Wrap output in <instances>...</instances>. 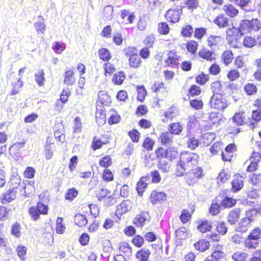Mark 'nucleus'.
<instances>
[{
  "label": "nucleus",
  "mask_w": 261,
  "mask_h": 261,
  "mask_svg": "<svg viewBox=\"0 0 261 261\" xmlns=\"http://www.w3.org/2000/svg\"><path fill=\"white\" fill-rule=\"evenodd\" d=\"M260 28L261 24L258 19H252L251 21L244 20L241 21L238 29L233 27L227 30L226 39L228 42L232 41L238 36L239 33L242 36L251 31H257Z\"/></svg>",
  "instance_id": "f257e3e1"
},
{
  "label": "nucleus",
  "mask_w": 261,
  "mask_h": 261,
  "mask_svg": "<svg viewBox=\"0 0 261 261\" xmlns=\"http://www.w3.org/2000/svg\"><path fill=\"white\" fill-rule=\"evenodd\" d=\"M198 162V155L196 154L190 152H181L176 165L177 176L182 175L186 170L193 168Z\"/></svg>",
  "instance_id": "f03ea898"
},
{
  "label": "nucleus",
  "mask_w": 261,
  "mask_h": 261,
  "mask_svg": "<svg viewBox=\"0 0 261 261\" xmlns=\"http://www.w3.org/2000/svg\"><path fill=\"white\" fill-rule=\"evenodd\" d=\"M210 105L212 108L222 111L228 105L226 99L221 94H214L210 100Z\"/></svg>",
  "instance_id": "7ed1b4c3"
},
{
  "label": "nucleus",
  "mask_w": 261,
  "mask_h": 261,
  "mask_svg": "<svg viewBox=\"0 0 261 261\" xmlns=\"http://www.w3.org/2000/svg\"><path fill=\"white\" fill-rule=\"evenodd\" d=\"M261 206L256 208H251L246 211V217L243 218L240 224L244 225L245 226L244 229H242L241 230L245 231L246 230L247 225L250 224L254 219V217L260 214V210Z\"/></svg>",
  "instance_id": "20e7f679"
},
{
  "label": "nucleus",
  "mask_w": 261,
  "mask_h": 261,
  "mask_svg": "<svg viewBox=\"0 0 261 261\" xmlns=\"http://www.w3.org/2000/svg\"><path fill=\"white\" fill-rule=\"evenodd\" d=\"M202 175V170L201 168L197 167L189 171L186 175V180L189 185H193L198 181Z\"/></svg>",
  "instance_id": "39448f33"
},
{
  "label": "nucleus",
  "mask_w": 261,
  "mask_h": 261,
  "mask_svg": "<svg viewBox=\"0 0 261 261\" xmlns=\"http://www.w3.org/2000/svg\"><path fill=\"white\" fill-rule=\"evenodd\" d=\"M259 160L258 152H253L249 160L247 161L245 163V164H247L249 162V164L247 167V171L253 172L256 170L258 168L257 163Z\"/></svg>",
  "instance_id": "423d86ee"
},
{
  "label": "nucleus",
  "mask_w": 261,
  "mask_h": 261,
  "mask_svg": "<svg viewBox=\"0 0 261 261\" xmlns=\"http://www.w3.org/2000/svg\"><path fill=\"white\" fill-rule=\"evenodd\" d=\"M181 13V9H170L166 14V18L169 21L175 23L179 20Z\"/></svg>",
  "instance_id": "0eeeda50"
},
{
  "label": "nucleus",
  "mask_w": 261,
  "mask_h": 261,
  "mask_svg": "<svg viewBox=\"0 0 261 261\" xmlns=\"http://www.w3.org/2000/svg\"><path fill=\"white\" fill-rule=\"evenodd\" d=\"M17 191L15 188L8 190L1 197L0 200L3 204H6L14 200L16 197Z\"/></svg>",
  "instance_id": "6e6552de"
},
{
  "label": "nucleus",
  "mask_w": 261,
  "mask_h": 261,
  "mask_svg": "<svg viewBox=\"0 0 261 261\" xmlns=\"http://www.w3.org/2000/svg\"><path fill=\"white\" fill-rule=\"evenodd\" d=\"M133 206V203L129 200H123L117 206L116 214L117 215L121 216L130 211Z\"/></svg>",
  "instance_id": "1a4fd4ad"
},
{
  "label": "nucleus",
  "mask_w": 261,
  "mask_h": 261,
  "mask_svg": "<svg viewBox=\"0 0 261 261\" xmlns=\"http://www.w3.org/2000/svg\"><path fill=\"white\" fill-rule=\"evenodd\" d=\"M259 121H261V110H254L252 111L251 118H249L246 124L251 129H253L257 126V123Z\"/></svg>",
  "instance_id": "9d476101"
},
{
  "label": "nucleus",
  "mask_w": 261,
  "mask_h": 261,
  "mask_svg": "<svg viewBox=\"0 0 261 261\" xmlns=\"http://www.w3.org/2000/svg\"><path fill=\"white\" fill-rule=\"evenodd\" d=\"M150 221V216L148 212H142L137 215L134 220V223L137 227H142L146 221Z\"/></svg>",
  "instance_id": "9b49d317"
},
{
  "label": "nucleus",
  "mask_w": 261,
  "mask_h": 261,
  "mask_svg": "<svg viewBox=\"0 0 261 261\" xmlns=\"http://www.w3.org/2000/svg\"><path fill=\"white\" fill-rule=\"evenodd\" d=\"M149 181V175H147L146 176H143L140 178L139 181L138 182L136 187V190L139 196H142L143 195V193L147 187Z\"/></svg>",
  "instance_id": "f8f14e48"
},
{
  "label": "nucleus",
  "mask_w": 261,
  "mask_h": 261,
  "mask_svg": "<svg viewBox=\"0 0 261 261\" xmlns=\"http://www.w3.org/2000/svg\"><path fill=\"white\" fill-rule=\"evenodd\" d=\"M173 140V135L168 132H165L161 133L159 137V141L165 145H171Z\"/></svg>",
  "instance_id": "ddd939ff"
},
{
  "label": "nucleus",
  "mask_w": 261,
  "mask_h": 261,
  "mask_svg": "<svg viewBox=\"0 0 261 261\" xmlns=\"http://www.w3.org/2000/svg\"><path fill=\"white\" fill-rule=\"evenodd\" d=\"M166 195L163 192H158L155 191H152L150 195L151 202L155 204L158 202L165 200Z\"/></svg>",
  "instance_id": "4468645a"
},
{
  "label": "nucleus",
  "mask_w": 261,
  "mask_h": 261,
  "mask_svg": "<svg viewBox=\"0 0 261 261\" xmlns=\"http://www.w3.org/2000/svg\"><path fill=\"white\" fill-rule=\"evenodd\" d=\"M231 184L234 192L240 190L244 186L242 177L240 175H236L231 182Z\"/></svg>",
  "instance_id": "2eb2a0df"
},
{
  "label": "nucleus",
  "mask_w": 261,
  "mask_h": 261,
  "mask_svg": "<svg viewBox=\"0 0 261 261\" xmlns=\"http://www.w3.org/2000/svg\"><path fill=\"white\" fill-rule=\"evenodd\" d=\"M141 62L140 57L137 54H133L129 58V64L132 68H138L140 66Z\"/></svg>",
  "instance_id": "dca6fc26"
},
{
  "label": "nucleus",
  "mask_w": 261,
  "mask_h": 261,
  "mask_svg": "<svg viewBox=\"0 0 261 261\" xmlns=\"http://www.w3.org/2000/svg\"><path fill=\"white\" fill-rule=\"evenodd\" d=\"M178 58L179 56L175 50H171L168 53V58L165 62L168 65H176L177 63Z\"/></svg>",
  "instance_id": "f3484780"
},
{
  "label": "nucleus",
  "mask_w": 261,
  "mask_h": 261,
  "mask_svg": "<svg viewBox=\"0 0 261 261\" xmlns=\"http://www.w3.org/2000/svg\"><path fill=\"white\" fill-rule=\"evenodd\" d=\"M75 82L74 76V72L71 70L65 71L64 73V83L67 85L71 86L74 84Z\"/></svg>",
  "instance_id": "a211bd4d"
},
{
  "label": "nucleus",
  "mask_w": 261,
  "mask_h": 261,
  "mask_svg": "<svg viewBox=\"0 0 261 261\" xmlns=\"http://www.w3.org/2000/svg\"><path fill=\"white\" fill-rule=\"evenodd\" d=\"M240 212L239 209L236 208L231 210L228 216V222L230 224L236 223L240 217Z\"/></svg>",
  "instance_id": "6ab92c4d"
},
{
  "label": "nucleus",
  "mask_w": 261,
  "mask_h": 261,
  "mask_svg": "<svg viewBox=\"0 0 261 261\" xmlns=\"http://www.w3.org/2000/svg\"><path fill=\"white\" fill-rule=\"evenodd\" d=\"M150 254V252L148 249H142L137 252L136 256L140 261H149L148 259Z\"/></svg>",
  "instance_id": "aec40b11"
},
{
  "label": "nucleus",
  "mask_w": 261,
  "mask_h": 261,
  "mask_svg": "<svg viewBox=\"0 0 261 261\" xmlns=\"http://www.w3.org/2000/svg\"><path fill=\"white\" fill-rule=\"evenodd\" d=\"M214 22L220 28L227 27L228 24V19L224 15L220 14L214 20Z\"/></svg>",
  "instance_id": "412c9836"
},
{
  "label": "nucleus",
  "mask_w": 261,
  "mask_h": 261,
  "mask_svg": "<svg viewBox=\"0 0 261 261\" xmlns=\"http://www.w3.org/2000/svg\"><path fill=\"white\" fill-rule=\"evenodd\" d=\"M221 37L219 36L211 35L207 38L208 45L212 48H215L221 42Z\"/></svg>",
  "instance_id": "4be33fe9"
},
{
  "label": "nucleus",
  "mask_w": 261,
  "mask_h": 261,
  "mask_svg": "<svg viewBox=\"0 0 261 261\" xmlns=\"http://www.w3.org/2000/svg\"><path fill=\"white\" fill-rule=\"evenodd\" d=\"M183 129L182 126L179 123H172L169 125L168 129L173 135H179Z\"/></svg>",
  "instance_id": "5701e85b"
},
{
  "label": "nucleus",
  "mask_w": 261,
  "mask_h": 261,
  "mask_svg": "<svg viewBox=\"0 0 261 261\" xmlns=\"http://www.w3.org/2000/svg\"><path fill=\"white\" fill-rule=\"evenodd\" d=\"M223 9L226 14L231 17L236 16L238 13V10L231 4L225 5Z\"/></svg>",
  "instance_id": "b1692460"
},
{
  "label": "nucleus",
  "mask_w": 261,
  "mask_h": 261,
  "mask_svg": "<svg viewBox=\"0 0 261 261\" xmlns=\"http://www.w3.org/2000/svg\"><path fill=\"white\" fill-rule=\"evenodd\" d=\"M232 122L236 124L237 125H241L244 124L245 122V113H236L233 117Z\"/></svg>",
  "instance_id": "393cba45"
},
{
  "label": "nucleus",
  "mask_w": 261,
  "mask_h": 261,
  "mask_svg": "<svg viewBox=\"0 0 261 261\" xmlns=\"http://www.w3.org/2000/svg\"><path fill=\"white\" fill-rule=\"evenodd\" d=\"M194 247L198 250L204 251L209 248L210 243L208 241L201 240L195 243Z\"/></svg>",
  "instance_id": "a878e982"
},
{
  "label": "nucleus",
  "mask_w": 261,
  "mask_h": 261,
  "mask_svg": "<svg viewBox=\"0 0 261 261\" xmlns=\"http://www.w3.org/2000/svg\"><path fill=\"white\" fill-rule=\"evenodd\" d=\"M221 58L223 63L228 65L230 64L233 59V54L230 50H227L223 52Z\"/></svg>",
  "instance_id": "bb28decb"
},
{
  "label": "nucleus",
  "mask_w": 261,
  "mask_h": 261,
  "mask_svg": "<svg viewBox=\"0 0 261 261\" xmlns=\"http://www.w3.org/2000/svg\"><path fill=\"white\" fill-rule=\"evenodd\" d=\"M230 177V175L228 172L223 169L220 171L217 177V183L219 184L220 182H225Z\"/></svg>",
  "instance_id": "cd10ccee"
},
{
  "label": "nucleus",
  "mask_w": 261,
  "mask_h": 261,
  "mask_svg": "<svg viewBox=\"0 0 261 261\" xmlns=\"http://www.w3.org/2000/svg\"><path fill=\"white\" fill-rule=\"evenodd\" d=\"M74 222L77 225L82 227L86 225L88 221L84 215L78 214L74 217Z\"/></svg>",
  "instance_id": "c85d7f7f"
},
{
  "label": "nucleus",
  "mask_w": 261,
  "mask_h": 261,
  "mask_svg": "<svg viewBox=\"0 0 261 261\" xmlns=\"http://www.w3.org/2000/svg\"><path fill=\"white\" fill-rule=\"evenodd\" d=\"M178 155V152L176 149L174 148H169L166 149V158L168 160L172 161L176 159Z\"/></svg>",
  "instance_id": "c756f323"
},
{
  "label": "nucleus",
  "mask_w": 261,
  "mask_h": 261,
  "mask_svg": "<svg viewBox=\"0 0 261 261\" xmlns=\"http://www.w3.org/2000/svg\"><path fill=\"white\" fill-rule=\"evenodd\" d=\"M54 153L53 144L46 143L44 147L45 158L46 160L51 159Z\"/></svg>",
  "instance_id": "7c9ffc66"
},
{
  "label": "nucleus",
  "mask_w": 261,
  "mask_h": 261,
  "mask_svg": "<svg viewBox=\"0 0 261 261\" xmlns=\"http://www.w3.org/2000/svg\"><path fill=\"white\" fill-rule=\"evenodd\" d=\"M125 79L123 72H118L114 74L112 81L115 84L121 85Z\"/></svg>",
  "instance_id": "2f4dec72"
},
{
  "label": "nucleus",
  "mask_w": 261,
  "mask_h": 261,
  "mask_svg": "<svg viewBox=\"0 0 261 261\" xmlns=\"http://www.w3.org/2000/svg\"><path fill=\"white\" fill-rule=\"evenodd\" d=\"M113 8L112 6H107L105 7L103 11V17L105 20H111L113 14Z\"/></svg>",
  "instance_id": "473e14b6"
},
{
  "label": "nucleus",
  "mask_w": 261,
  "mask_h": 261,
  "mask_svg": "<svg viewBox=\"0 0 261 261\" xmlns=\"http://www.w3.org/2000/svg\"><path fill=\"white\" fill-rule=\"evenodd\" d=\"M99 57L103 61L107 62L111 58V56L109 51L107 48H101L98 51Z\"/></svg>",
  "instance_id": "72a5a7b5"
},
{
  "label": "nucleus",
  "mask_w": 261,
  "mask_h": 261,
  "mask_svg": "<svg viewBox=\"0 0 261 261\" xmlns=\"http://www.w3.org/2000/svg\"><path fill=\"white\" fill-rule=\"evenodd\" d=\"M212 228V225L210 222L207 221H201L198 225L197 229L201 232H205L206 231H210Z\"/></svg>",
  "instance_id": "f704fd0d"
},
{
  "label": "nucleus",
  "mask_w": 261,
  "mask_h": 261,
  "mask_svg": "<svg viewBox=\"0 0 261 261\" xmlns=\"http://www.w3.org/2000/svg\"><path fill=\"white\" fill-rule=\"evenodd\" d=\"M245 91L248 95H252L256 93L257 88L256 86L252 83H248L246 84L244 87Z\"/></svg>",
  "instance_id": "c9c22d12"
},
{
  "label": "nucleus",
  "mask_w": 261,
  "mask_h": 261,
  "mask_svg": "<svg viewBox=\"0 0 261 261\" xmlns=\"http://www.w3.org/2000/svg\"><path fill=\"white\" fill-rule=\"evenodd\" d=\"M251 239L258 241L261 238V228L256 227L253 229L248 234Z\"/></svg>",
  "instance_id": "e433bc0d"
},
{
  "label": "nucleus",
  "mask_w": 261,
  "mask_h": 261,
  "mask_svg": "<svg viewBox=\"0 0 261 261\" xmlns=\"http://www.w3.org/2000/svg\"><path fill=\"white\" fill-rule=\"evenodd\" d=\"M35 78L36 82L38 83L39 86L44 85V82L45 81L44 73L43 70H39L35 73Z\"/></svg>",
  "instance_id": "4c0bfd02"
},
{
  "label": "nucleus",
  "mask_w": 261,
  "mask_h": 261,
  "mask_svg": "<svg viewBox=\"0 0 261 261\" xmlns=\"http://www.w3.org/2000/svg\"><path fill=\"white\" fill-rule=\"evenodd\" d=\"M23 86V83L20 80V77L17 80L16 82L12 84L13 89L11 91V95H15L17 94Z\"/></svg>",
  "instance_id": "58836bf2"
},
{
  "label": "nucleus",
  "mask_w": 261,
  "mask_h": 261,
  "mask_svg": "<svg viewBox=\"0 0 261 261\" xmlns=\"http://www.w3.org/2000/svg\"><path fill=\"white\" fill-rule=\"evenodd\" d=\"M222 114L220 113L212 112L210 114L209 119L214 124L219 123L222 121Z\"/></svg>",
  "instance_id": "ea45409f"
},
{
  "label": "nucleus",
  "mask_w": 261,
  "mask_h": 261,
  "mask_svg": "<svg viewBox=\"0 0 261 261\" xmlns=\"http://www.w3.org/2000/svg\"><path fill=\"white\" fill-rule=\"evenodd\" d=\"M248 257V254L243 252H237L234 253L232 258L235 261H245Z\"/></svg>",
  "instance_id": "a19ab883"
},
{
  "label": "nucleus",
  "mask_w": 261,
  "mask_h": 261,
  "mask_svg": "<svg viewBox=\"0 0 261 261\" xmlns=\"http://www.w3.org/2000/svg\"><path fill=\"white\" fill-rule=\"evenodd\" d=\"M24 145V142L17 143L13 144L10 148V153L12 155H15L19 153L20 149Z\"/></svg>",
  "instance_id": "79ce46f5"
},
{
  "label": "nucleus",
  "mask_w": 261,
  "mask_h": 261,
  "mask_svg": "<svg viewBox=\"0 0 261 261\" xmlns=\"http://www.w3.org/2000/svg\"><path fill=\"white\" fill-rule=\"evenodd\" d=\"M243 45L246 47H252L256 45V40L253 37L245 36L243 40Z\"/></svg>",
  "instance_id": "37998d69"
},
{
  "label": "nucleus",
  "mask_w": 261,
  "mask_h": 261,
  "mask_svg": "<svg viewBox=\"0 0 261 261\" xmlns=\"http://www.w3.org/2000/svg\"><path fill=\"white\" fill-rule=\"evenodd\" d=\"M176 236L178 239L184 240L188 237L187 228L185 227L179 228L175 231Z\"/></svg>",
  "instance_id": "c03bdc74"
},
{
  "label": "nucleus",
  "mask_w": 261,
  "mask_h": 261,
  "mask_svg": "<svg viewBox=\"0 0 261 261\" xmlns=\"http://www.w3.org/2000/svg\"><path fill=\"white\" fill-rule=\"evenodd\" d=\"M120 251L125 255L129 256L132 254V249L129 244L126 242L122 243L119 247Z\"/></svg>",
  "instance_id": "a18cd8bd"
},
{
  "label": "nucleus",
  "mask_w": 261,
  "mask_h": 261,
  "mask_svg": "<svg viewBox=\"0 0 261 261\" xmlns=\"http://www.w3.org/2000/svg\"><path fill=\"white\" fill-rule=\"evenodd\" d=\"M257 240H254L251 239L250 237L248 236L247 238L245 241V245L246 247L250 249H255L256 248L258 245V243Z\"/></svg>",
  "instance_id": "49530a36"
},
{
  "label": "nucleus",
  "mask_w": 261,
  "mask_h": 261,
  "mask_svg": "<svg viewBox=\"0 0 261 261\" xmlns=\"http://www.w3.org/2000/svg\"><path fill=\"white\" fill-rule=\"evenodd\" d=\"M199 56L208 61H212L214 57H213V53L209 50H202L199 52Z\"/></svg>",
  "instance_id": "de8ad7c7"
},
{
  "label": "nucleus",
  "mask_w": 261,
  "mask_h": 261,
  "mask_svg": "<svg viewBox=\"0 0 261 261\" xmlns=\"http://www.w3.org/2000/svg\"><path fill=\"white\" fill-rule=\"evenodd\" d=\"M110 193V191L107 189L102 188L97 192L96 197L99 201H101L103 199L105 200Z\"/></svg>",
  "instance_id": "09e8293b"
},
{
  "label": "nucleus",
  "mask_w": 261,
  "mask_h": 261,
  "mask_svg": "<svg viewBox=\"0 0 261 261\" xmlns=\"http://www.w3.org/2000/svg\"><path fill=\"white\" fill-rule=\"evenodd\" d=\"M214 261H220L224 258V253L222 251L215 250L210 256Z\"/></svg>",
  "instance_id": "8fccbe9b"
},
{
  "label": "nucleus",
  "mask_w": 261,
  "mask_h": 261,
  "mask_svg": "<svg viewBox=\"0 0 261 261\" xmlns=\"http://www.w3.org/2000/svg\"><path fill=\"white\" fill-rule=\"evenodd\" d=\"M187 144L191 149L194 150L198 146L199 142L195 137H191L187 141Z\"/></svg>",
  "instance_id": "3c124183"
},
{
  "label": "nucleus",
  "mask_w": 261,
  "mask_h": 261,
  "mask_svg": "<svg viewBox=\"0 0 261 261\" xmlns=\"http://www.w3.org/2000/svg\"><path fill=\"white\" fill-rule=\"evenodd\" d=\"M29 213L33 220L36 221L39 219L40 214L35 206L31 207L29 210Z\"/></svg>",
  "instance_id": "603ef678"
},
{
  "label": "nucleus",
  "mask_w": 261,
  "mask_h": 261,
  "mask_svg": "<svg viewBox=\"0 0 261 261\" xmlns=\"http://www.w3.org/2000/svg\"><path fill=\"white\" fill-rule=\"evenodd\" d=\"M63 219L58 217L57 220L56 231L58 233L62 234L64 233L65 226L62 224Z\"/></svg>",
  "instance_id": "864d4df0"
},
{
  "label": "nucleus",
  "mask_w": 261,
  "mask_h": 261,
  "mask_svg": "<svg viewBox=\"0 0 261 261\" xmlns=\"http://www.w3.org/2000/svg\"><path fill=\"white\" fill-rule=\"evenodd\" d=\"M103 68L106 76L108 74L110 75L115 71L114 66L109 62L103 64Z\"/></svg>",
  "instance_id": "5fc2aeb1"
},
{
  "label": "nucleus",
  "mask_w": 261,
  "mask_h": 261,
  "mask_svg": "<svg viewBox=\"0 0 261 261\" xmlns=\"http://www.w3.org/2000/svg\"><path fill=\"white\" fill-rule=\"evenodd\" d=\"M35 207L37 208L40 214L46 215L47 214L48 207L47 205L39 202L37 203V205Z\"/></svg>",
  "instance_id": "6e6d98bb"
},
{
  "label": "nucleus",
  "mask_w": 261,
  "mask_h": 261,
  "mask_svg": "<svg viewBox=\"0 0 261 261\" xmlns=\"http://www.w3.org/2000/svg\"><path fill=\"white\" fill-rule=\"evenodd\" d=\"M112 160L110 156L106 155L99 161V165L103 167H108L112 164Z\"/></svg>",
  "instance_id": "4d7b16f0"
},
{
  "label": "nucleus",
  "mask_w": 261,
  "mask_h": 261,
  "mask_svg": "<svg viewBox=\"0 0 261 261\" xmlns=\"http://www.w3.org/2000/svg\"><path fill=\"white\" fill-rule=\"evenodd\" d=\"M203 142L205 145H209L215 139L214 135L212 133H205L203 135Z\"/></svg>",
  "instance_id": "13d9d810"
},
{
  "label": "nucleus",
  "mask_w": 261,
  "mask_h": 261,
  "mask_svg": "<svg viewBox=\"0 0 261 261\" xmlns=\"http://www.w3.org/2000/svg\"><path fill=\"white\" fill-rule=\"evenodd\" d=\"M190 105L195 110H199L202 108L203 102L199 99H192L190 101Z\"/></svg>",
  "instance_id": "bf43d9fd"
},
{
  "label": "nucleus",
  "mask_w": 261,
  "mask_h": 261,
  "mask_svg": "<svg viewBox=\"0 0 261 261\" xmlns=\"http://www.w3.org/2000/svg\"><path fill=\"white\" fill-rule=\"evenodd\" d=\"M198 44L195 41H191L187 43V48L188 50L192 54H194L196 52L197 49Z\"/></svg>",
  "instance_id": "052dcab7"
},
{
  "label": "nucleus",
  "mask_w": 261,
  "mask_h": 261,
  "mask_svg": "<svg viewBox=\"0 0 261 261\" xmlns=\"http://www.w3.org/2000/svg\"><path fill=\"white\" fill-rule=\"evenodd\" d=\"M211 89L214 94H220L221 84L220 81H215L211 85Z\"/></svg>",
  "instance_id": "680f3d73"
},
{
  "label": "nucleus",
  "mask_w": 261,
  "mask_h": 261,
  "mask_svg": "<svg viewBox=\"0 0 261 261\" xmlns=\"http://www.w3.org/2000/svg\"><path fill=\"white\" fill-rule=\"evenodd\" d=\"M236 201L234 199L227 197L222 201L221 204L224 207H230L235 204Z\"/></svg>",
  "instance_id": "e2e57ef3"
},
{
  "label": "nucleus",
  "mask_w": 261,
  "mask_h": 261,
  "mask_svg": "<svg viewBox=\"0 0 261 261\" xmlns=\"http://www.w3.org/2000/svg\"><path fill=\"white\" fill-rule=\"evenodd\" d=\"M193 32L192 27L190 25H187L182 28L181 33L184 37H189L192 35Z\"/></svg>",
  "instance_id": "0e129e2a"
},
{
  "label": "nucleus",
  "mask_w": 261,
  "mask_h": 261,
  "mask_svg": "<svg viewBox=\"0 0 261 261\" xmlns=\"http://www.w3.org/2000/svg\"><path fill=\"white\" fill-rule=\"evenodd\" d=\"M154 144V141L150 138L147 137L145 139L143 143V147L148 150H151L153 148Z\"/></svg>",
  "instance_id": "69168bd1"
},
{
  "label": "nucleus",
  "mask_w": 261,
  "mask_h": 261,
  "mask_svg": "<svg viewBox=\"0 0 261 261\" xmlns=\"http://www.w3.org/2000/svg\"><path fill=\"white\" fill-rule=\"evenodd\" d=\"M158 30L162 34H167L169 33V27L166 22H161L158 25Z\"/></svg>",
  "instance_id": "338daca9"
},
{
  "label": "nucleus",
  "mask_w": 261,
  "mask_h": 261,
  "mask_svg": "<svg viewBox=\"0 0 261 261\" xmlns=\"http://www.w3.org/2000/svg\"><path fill=\"white\" fill-rule=\"evenodd\" d=\"M191 218V215L187 210H184L182 211L181 214L180 216L181 221L183 223H186L189 221Z\"/></svg>",
  "instance_id": "774afa93"
}]
</instances>
